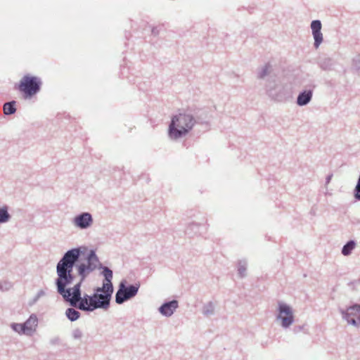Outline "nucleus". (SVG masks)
Masks as SVG:
<instances>
[{"label": "nucleus", "mask_w": 360, "mask_h": 360, "mask_svg": "<svg viewBox=\"0 0 360 360\" xmlns=\"http://www.w3.org/2000/svg\"><path fill=\"white\" fill-rule=\"evenodd\" d=\"M215 306L212 301L208 302L203 305L202 313L205 316H210L214 314Z\"/></svg>", "instance_id": "22"}, {"label": "nucleus", "mask_w": 360, "mask_h": 360, "mask_svg": "<svg viewBox=\"0 0 360 360\" xmlns=\"http://www.w3.org/2000/svg\"><path fill=\"white\" fill-rule=\"evenodd\" d=\"M44 295H45V292L43 290H39L38 292L37 293V295L33 298V302L35 303L36 302H37L39 300V299L41 297L44 296Z\"/></svg>", "instance_id": "29"}, {"label": "nucleus", "mask_w": 360, "mask_h": 360, "mask_svg": "<svg viewBox=\"0 0 360 360\" xmlns=\"http://www.w3.org/2000/svg\"><path fill=\"white\" fill-rule=\"evenodd\" d=\"M202 225L199 223L191 222L190 223L185 230V233L189 237H193L198 234H200V229Z\"/></svg>", "instance_id": "18"}, {"label": "nucleus", "mask_w": 360, "mask_h": 360, "mask_svg": "<svg viewBox=\"0 0 360 360\" xmlns=\"http://www.w3.org/2000/svg\"><path fill=\"white\" fill-rule=\"evenodd\" d=\"M302 328H303V326H295V328H294V331H295V332H298V331L302 330Z\"/></svg>", "instance_id": "32"}, {"label": "nucleus", "mask_w": 360, "mask_h": 360, "mask_svg": "<svg viewBox=\"0 0 360 360\" xmlns=\"http://www.w3.org/2000/svg\"><path fill=\"white\" fill-rule=\"evenodd\" d=\"M11 328L15 331L18 333L19 334H25L27 335V332L26 329L25 328L22 323H13L11 325Z\"/></svg>", "instance_id": "26"}, {"label": "nucleus", "mask_w": 360, "mask_h": 360, "mask_svg": "<svg viewBox=\"0 0 360 360\" xmlns=\"http://www.w3.org/2000/svg\"><path fill=\"white\" fill-rule=\"evenodd\" d=\"M271 65L269 63H266L264 66H263L261 70H259L257 72V78L258 79H264L266 75H269L270 72Z\"/></svg>", "instance_id": "25"}, {"label": "nucleus", "mask_w": 360, "mask_h": 360, "mask_svg": "<svg viewBox=\"0 0 360 360\" xmlns=\"http://www.w3.org/2000/svg\"><path fill=\"white\" fill-rule=\"evenodd\" d=\"M98 269L101 270V274L104 277L103 282L113 285L112 280L113 276L112 271L108 266H104L102 263L99 264Z\"/></svg>", "instance_id": "15"}, {"label": "nucleus", "mask_w": 360, "mask_h": 360, "mask_svg": "<svg viewBox=\"0 0 360 360\" xmlns=\"http://www.w3.org/2000/svg\"><path fill=\"white\" fill-rule=\"evenodd\" d=\"M113 292V285L103 282L102 286L96 288L92 295L84 293L85 302L87 301L86 312H92L98 309L108 310Z\"/></svg>", "instance_id": "2"}, {"label": "nucleus", "mask_w": 360, "mask_h": 360, "mask_svg": "<svg viewBox=\"0 0 360 360\" xmlns=\"http://www.w3.org/2000/svg\"><path fill=\"white\" fill-rule=\"evenodd\" d=\"M278 311L277 319L281 321V326L284 328H289L294 322V315L292 308L285 303L279 302Z\"/></svg>", "instance_id": "8"}, {"label": "nucleus", "mask_w": 360, "mask_h": 360, "mask_svg": "<svg viewBox=\"0 0 360 360\" xmlns=\"http://www.w3.org/2000/svg\"><path fill=\"white\" fill-rule=\"evenodd\" d=\"M152 33H153V34H155V35L158 34V31L157 30V28L153 27V28L152 29Z\"/></svg>", "instance_id": "33"}, {"label": "nucleus", "mask_w": 360, "mask_h": 360, "mask_svg": "<svg viewBox=\"0 0 360 360\" xmlns=\"http://www.w3.org/2000/svg\"><path fill=\"white\" fill-rule=\"evenodd\" d=\"M16 102L15 101H11L4 104L3 110L6 115H13L16 112L15 108Z\"/></svg>", "instance_id": "21"}, {"label": "nucleus", "mask_w": 360, "mask_h": 360, "mask_svg": "<svg viewBox=\"0 0 360 360\" xmlns=\"http://www.w3.org/2000/svg\"><path fill=\"white\" fill-rule=\"evenodd\" d=\"M5 285H6V288H5L6 290H8L11 287L10 283L5 282Z\"/></svg>", "instance_id": "34"}, {"label": "nucleus", "mask_w": 360, "mask_h": 360, "mask_svg": "<svg viewBox=\"0 0 360 360\" xmlns=\"http://www.w3.org/2000/svg\"><path fill=\"white\" fill-rule=\"evenodd\" d=\"M321 22L319 20H314L311 22V29L314 39V46L318 49L323 42V34L321 33Z\"/></svg>", "instance_id": "10"}, {"label": "nucleus", "mask_w": 360, "mask_h": 360, "mask_svg": "<svg viewBox=\"0 0 360 360\" xmlns=\"http://www.w3.org/2000/svg\"><path fill=\"white\" fill-rule=\"evenodd\" d=\"M352 70L356 72H360V59L359 57L352 60Z\"/></svg>", "instance_id": "27"}, {"label": "nucleus", "mask_w": 360, "mask_h": 360, "mask_svg": "<svg viewBox=\"0 0 360 360\" xmlns=\"http://www.w3.org/2000/svg\"><path fill=\"white\" fill-rule=\"evenodd\" d=\"M0 290H4L3 285L1 283H0Z\"/></svg>", "instance_id": "35"}, {"label": "nucleus", "mask_w": 360, "mask_h": 360, "mask_svg": "<svg viewBox=\"0 0 360 360\" xmlns=\"http://www.w3.org/2000/svg\"><path fill=\"white\" fill-rule=\"evenodd\" d=\"M77 268V273L79 276L81 278L82 281H84L86 278L93 272V271L87 267V266L84 265V263H79L75 265Z\"/></svg>", "instance_id": "17"}, {"label": "nucleus", "mask_w": 360, "mask_h": 360, "mask_svg": "<svg viewBox=\"0 0 360 360\" xmlns=\"http://www.w3.org/2000/svg\"><path fill=\"white\" fill-rule=\"evenodd\" d=\"M317 63L319 68L325 71L331 70L335 64L334 60L329 57H320Z\"/></svg>", "instance_id": "16"}, {"label": "nucleus", "mask_w": 360, "mask_h": 360, "mask_svg": "<svg viewBox=\"0 0 360 360\" xmlns=\"http://www.w3.org/2000/svg\"><path fill=\"white\" fill-rule=\"evenodd\" d=\"M8 210V207L6 205L0 207V224L6 223L11 219V216Z\"/></svg>", "instance_id": "23"}, {"label": "nucleus", "mask_w": 360, "mask_h": 360, "mask_svg": "<svg viewBox=\"0 0 360 360\" xmlns=\"http://www.w3.org/2000/svg\"><path fill=\"white\" fill-rule=\"evenodd\" d=\"M332 177H333V174H328L326 176V185H328L330 182Z\"/></svg>", "instance_id": "31"}, {"label": "nucleus", "mask_w": 360, "mask_h": 360, "mask_svg": "<svg viewBox=\"0 0 360 360\" xmlns=\"http://www.w3.org/2000/svg\"><path fill=\"white\" fill-rule=\"evenodd\" d=\"M41 81L34 76L26 75L20 81L18 89L24 94L25 98H31L41 89Z\"/></svg>", "instance_id": "5"}, {"label": "nucleus", "mask_w": 360, "mask_h": 360, "mask_svg": "<svg viewBox=\"0 0 360 360\" xmlns=\"http://www.w3.org/2000/svg\"><path fill=\"white\" fill-rule=\"evenodd\" d=\"M22 324L27 332V335H30L34 331H35L36 327L37 326V316L34 314H31L28 319L26 320Z\"/></svg>", "instance_id": "14"}, {"label": "nucleus", "mask_w": 360, "mask_h": 360, "mask_svg": "<svg viewBox=\"0 0 360 360\" xmlns=\"http://www.w3.org/2000/svg\"><path fill=\"white\" fill-rule=\"evenodd\" d=\"M266 94L269 97L277 102H286L292 98V89L287 84H275L268 86Z\"/></svg>", "instance_id": "6"}, {"label": "nucleus", "mask_w": 360, "mask_h": 360, "mask_svg": "<svg viewBox=\"0 0 360 360\" xmlns=\"http://www.w3.org/2000/svg\"><path fill=\"white\" fill-rule=\"evenodd\" d=\"M196 123L194 117L187 112L173 115L169 124L168 135L171 139L177 140L186 136Z\"/></svg>", "instance_id": "3"}, {"label": "nucleus", "mask_w": 360, "mask_h": 360, "mask_svg": "<svg viewBox=\"0 0 360 360\" xmlns=\"http://www.w3.org/2000/svg\"><path fill=\"white\" fill-rule=\"evenodd\" d=\"M179 307V302L176 300L165 302L158 308V311L165 317H170Z\"/></svg>", "instance_id": "11"}, {"label": "nucleus", "mask_w": 360, "mask_h": 360, "mask_svg": "<svg viewBox=\"0 0 360 360\" xmlns=\"http://www.w3.org/2000/svg\"><path fill=\"white\" fill-rule=\"evenodd\" d=\"M85 259L86 263H84V265L87 266V267L91 269L93 271L98 269V265L101 262L94 250H91Z\"/></svg>", "instance_id": "13"}, {"label": "nucleus", "mask_w": 360, "mask_h": 360, "mask_svg": "<svg viewBox=\"0 0 360 360\" xmlns=\"http://www.w3.org/2000/svg\"><path fill=\"white\" fill-rule=\"evenodd\" d=\"M342 319L356 327L360 326V304H354L348 307L345 310L340 309Z\"/></svg>", "instance_id": "7"}, {"label": "nucleus", "mask_w": 360, "mask_h": 360, "mask_svg": "<svg viewBox=\"0 0 360 360\" xmlns=\"http://www.w3.org/2000/svg\"><path fill=\"white\" fill-rule=\"evenodd\" d=\"M93 222L92 214L87 212L77 214L72 220L73 225L81 230L89 229L91 226Z\"/></svg>", "instance_id": "9"}, {"label": "nucleus", "mask_w": 360, "mask_h": 360, "mask_svg": "<svg viewBox=\"0 0 360 360\" xmlns=\"http://www.w3.org/2000/svg\"><path fill=\"white\" fill-rule=\"evenodd\" d=\"M356 246V241L354 240H349L342 248L341 253L344 256H349L352 254V251L355 249Z\"/></svg>", "instance_id": "19"}, {"label": "nucleus", "mask_w": 360, "mask_h": 360, "mask_svg": "<svg viewBox=\"0 0 360 360\" xmlns=\"http://www.w3.org/2000/svg\"><path fill=\"white\" fill-rule=\"evenodd\" d=\"M359 281V282H360V279H359V281Z\"/></svg>", "instance_id": "37"}, {"label": "nucleus", "mask_w": 360, "mask_h": 360, "mask_svg": "<svg viewBox=\"0 0 360 360\" xmlns=\"http://www.w3.org/2000/svg\"><path fill=\"white\" fill-rule=\"evenodd\" d=\"M82 336V332L80 329L76 328L72 331V337L75 339H80Z\"/></svg>", "instance_id": "28"}, {"label": "nucleus", "mask_w": 360, "mask_h": 360, "mask_svg": "<svg viewBox=\"0 0 360 360\" xmlns=\"http://www.w3.org/2000/svg\"><path fill=\"white\" fill-rule=\"evenodd\" d=\"M357 281H354L353 282H351V283H356Z\"/></svg>", "instance_id": "36"}, {"label": "nucleus", "mask_w": 360, "mask_h": 360, "mask_svg": "<svg viewBox=\"0 0 360 360\" xmlns=\"http://www.w3.org/2000/svg\"><path fill=\"white\" fill-rule=\"evenodd\" d=\"M59 340H60L59 338H57V337H56V338H54L51 339V340H50V343H51V345H57V344H58Z\"/></svg>", "instance_id": "30"}, {"label": "nucleus", "mask_w": 360, "mask_h": 360, "mask_svg": "<svg viewBox=\"0 0 360 360\" xmlns=\"http://www.w3.org/2000/svg\"><path fill=\"white\" fill-rule=\"evenodd\" d=\"M77 308L74 307H69L65 311V316L67 319L73 322L77 321L80 318L81 314L79 311L76 309Z\"/></svg>", "instance_id": "20"}, {"label": "nucleus", "mask_w": 360, "mask_h": 360, "mask_svg": "<svg viewBox=\"0 0 360 360\" xmlns=\"http://www.w3.org/2000/svg\"><path fill=\"white\" fill-rule=\"evenodd\" d=\"M313 97L312 89H305L300 91L297 97L296 104L298 106H305L309 104Z\"/></svg>", "instance_id": "12"}, {"label": "nucleus", "mask_w": 360, "mask_h": 360, "mask_svg": "<svg viewBox=\"0 0 360 360\" xmlns=\"http://www.w3.org/2000/svg\"><path fill=\"white\" fill-rule=\"evenodd\" d=\"M247 262L245 259L239 260L238 262V274L243 278L246 276Z\"/></svg>", "instance_id": "24"}, {"label": "nucleus", "mask_w": 360, "mask_h": 360, "mask_svg": "<svg viewBox=\"0 0 360 360\" xmlns=\"http://www.w3.org/2000/svg\"><path fill=\"white\" fill-rule=\"evenodd\" d=\"M140 286L139 282L128 285L126 280H122L120 283L118 290L115 293V302L122 304L134 298L138 294Z\"/></svg>", "instance_id": "4"}, {"label": "nucleus", "mask_w": 360, "mask_h": 360, "mask_svg": "<svg viewBox=\"0 0 360 360\" xmlns=\"http://www.w3.org/2000/svg\"><path fill=\"white\" fill-rule=\"evenodd\" d=\"M82 248L85 249V248L77 247L65 252L56 265L57 278L55 280V285L57 292L66 302L71 307L86 312L87 301L85 302L84 293L82 295L81 290L84 281L80 279L73 288H67L75 280V276L72 274L73 268L84 253Z\"/></svg>", "instance_id": "1"}]
</instances>
